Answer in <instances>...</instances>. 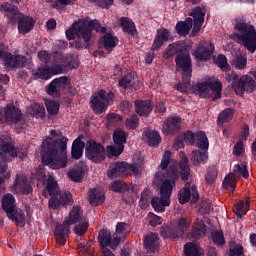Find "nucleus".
<instances>
[{
	"instance_id": "1",
	"label": "nucleus",
	"mask_w": 256,
	"mask_h": 256,
	"mask_svg": "<svg viewBox=\"0 0 256 256\" xmlns=\"http://www.w3.org/2000/svg\"><path fill=\"white\" fill-rule=\"evenodd\" d=\"M169 163H171V151L166 150L160 164V171L155 174L153 181L155 185H160V197L156 196L151 200L153 209L158 213L165 212V208L171 205L173 187L179 179L177 165L169 167ZM167 167H169L168 170Z\"/></svg>"
},
{
	"instance_id": "2",
	"label": "nucleus",
	"mask_w": 256,
	"mask_h": 256,
	"mask_svg": "<svg viewBox=\"0 0 256 256\" xmlns=\"http://www.w3.org/2000/svg\"><path fill=\"white\" fill-rule=\"evenodd\" d=\"M67 141V137L62 136L57 130H52L41 145L42 162L51 169L67 167Z\"/></svg>"
},
{
	"instance_id": "3",
	"label": "nucleus",
	"mask_w": 256,
	"mask_h": 256,
	"mask_svg": "<svg viewBox=\"0 0 256 256\" xmlns=\"http://www.w3.org/2000/svg\"><path fill=\"white\" fill-rule=\"evenodd\" d=\"M91 29H94V31L98 33H105V31H107V28L101 26L99 20L82 18L79 22H74L71 29L66 30V37L69 41L75 39L77 49H83V47L87 49L92 37Z\"/></svg>"
},
{
	"instance_id": "4",
	"label": "nucleus",
	"mask_w": 256,
	"mask_h": 256,
	"mask_svg": "<svg viewBox=\"0 0 256 256\" xmlns=\"http://www.w3.org/2000/svg\"><path fill=\"white\" fill-rule=\"evenodd\" d=\"M235 32L232 34V39L243 45L250 53L256 51V30L253 25L247 24L243 17L236 18Z\"/></svg>"
},
{
	"instance_id": "5",
	"label": "nucleus",
	"mask_w": 256,
	"mask_h": 256,
	"mask_svg": "<svg viewBox=\"0 0 256 256\" xmlns=\"http://www.w3.org/2000/svg\"><path fill=\"white\" fill-rule=\"evenodd\" d=\"M43 197H51L49 200V207L50 209H58L61 205H67V203H71V199L73 196L70 192H62L59 189V184L57 181L53 179L52 176H48L47 178V185L42 192Z\"/></svg>"
},
{
	"instance_id": "6",
	"label": "nucleus",
	"mask_w": 256,
	"mask_h": 256,
	"mask_svg": "<svg viewBox=\"0 0 256 256\" xmlns=\"http://www.w3.org/2000/svg\"><path fill=\"white\" fill-rule=\"evenodd\" d=\"M1 205L3 211H5L8 219L15 221L16 225H24L25 213L21 209L17 208L15 204V196L12 194H5L2 197Z\"/></svg>"
},
{
	"instance_id": "7",
	"label": "nucleus",
	"mask_w": 256,
	"mask_h": 256,
	"mask_svg": "<svg viewBox=\"0 0 256 256\" xmlns=\"http://www.w3.org/2000/svg\"><path fill=\"white\" fill-rule=\"evenodd\" d=\"M0 157L2 161H11L9 157H18L19 159H23V157H27V148H15L13 147V142L11 140V136L2 135L0 137Z\"/></svg>"
},
{
	"instance_id": "8",
	"label": "nucleus",
	"mask_w": 256,
	"mask_h": 256,
	"mask_svg": "<svg viewBox=\"0 0 256 256\" xmlns=\"http://www.w3.org/2000/svg\"><path fill=\"white\" fill-rule=\"evenodd\" d=\"M226 79L228 81H234L233 82V89L236 93V95H243L246 91V93H253L256 89V82L255 80L249 76V75H244L239 79V75L235 72H231L226 74ZM237 79H239L238 82Z\"/></svg>"
},
{
	"instance_id": "9",
	"label": "nucleus",
	"mask_w": 256,
	"mask_h": 256,
	"mask_svg": "<svg viewBox=\"0 0 256 256\" xmlns=\"http://www.w3.org/2000/svg\"><path fill=\"white\" fill-rule=\"evenodd\" d=\"M115 95L113 92L100 90L91 97L90 107L96 115L105 113L110 105H113Z\"/></svg>"
},
{
	"instance_id": "10",
	"label": "nucleus",
	"mask_w": 256,
	"mask_h": 256,
	"mask_svg": "<svg viewBox=\"0 0 256 256\" xmlns=\"http://www.w3.org/2000/svg\"><path fill=\"white\" fill-rule=\"evenodd\" d=\"M176 66L182 69V83L177 84L175 87L180 93H185L189 89L191 81V57L189 55L181 54L176 57Z\"/></svg>"
},
{
	"instance_id": "11",
	"label": "nucleus",
	"mask_w": 256,
	"mask_h": 256,
	"mask_svg": "<svg viewBox=\"0 0 256 256\" xmlns=\"http://www.w3.org/2000/svg\"><path fill=\"white\" fill-rule=\"evenodd\" d=\"M197 89L201 97H213L212 99H219L221 97L223 85L219 79L212 78L208 82L197 84Z\"/></svg>"
},
{
	"instance_id": "12",
	"label": "nucleus",
	"mask_w": 256,
	"mask_h": 256,
	"mask_svg": "<svg viewBox=\"0 0 256 256\" xmlns=\"http://www.w3.org/2000/svg\"><path fill=\"white\" fill-rule=\"evenodd\" d=\"M63 67H67V63L60 62V64H57V61H55L54 66L51 68L47 66L40 67L37 70H33L32 75L35 79H44L47 81L51 79L53 75H60V73H63Z\"/></svg>"
},
{
	"instance_id": "13",
	"label": "nucleus",
	"mask_w": 256,
	"mask_h": 256,
	"mask_svg": "<svg viewBox=\"0 0 256 256\" xmlns=\"http://www.w3.org/2000/svg\"><path fill=\"white\" fill-rule=\"evenodd\" d=\"M235 175H242L244 179H247V177H249V170H247V165H234L233 173L228 174L223 181L222 185L224 189H232V191H235V187L237 185V177Z\"/></svg>"
},
{
	"instance_id": "14",
	"label": "nucleus",
	"mask_w": 256,
	"mask_h": 256,
	"mask_svg": "<svg viewBox=\"0 0 256 256\" xmlns=\"http://www.w3.org/2000/svg\"><path fill=\"white\" fill-rule=\"evenodd\" d=\"M11 191L16 195H29L33 191L26 173L20 172L16 174Z\"/></svg>"
},
{
	"instance_id": "15",
	"label": "nucleus",
	"mask_w": 256,
	"mask_h": 256,
	"mask_svg": "<svg viewBox=\"0 0 256 256\" xmlns=\"http://www.w3.org/2000/svg\"><path fill=\"white\" fill-rule=\"evenodd\" d=\"M189 227H191V220L189 218H180L178 221V230L163 229L161 235L164 239L175 241V239L183 237V234L189 231Z\"/></svg>"
},
{
	"instance_id": "16",
	"label": "nucleus",
	"mask_w": 256,
	"mask_h": 256,
	"mask_svg": "<svg viewBox=\"0 0 256 256\" xmlns=\"http://www.w3.org/2000/svg\"><path fill=\"white\" fill-rule=\"evenodd\" d=\"M178 201L181 205H185V203H189V201L190 203H197L199 201V191H197V186L187 182L184 188L179 191Z\"/></svg>"
},
{
	"instance_id": "17",
	"label": "nucleus",
	"mask_w": 256,
	"mask_h": 256,
	"mask_svg": "<svg viewBox=\"0 0 256 256\" xmlns=\"http://www.w3.org/2000/svg\"><path fill=\"white\" fill-rule=\"evenodd\" d=\"M86 157L94 163H101L105 159V148L101 143L89 141L86 146Z\"/></svg>"
},
{
	"instance_id": "18",
	"label": "nucleus",
	"mask_w": 256,
	"mask_h": 256,
	"mask_svg": "<svg viewBox=\"0 0 256 256\" xmlns=\"http://www.w3.org/2000/svg\"><path fill=\"white\" fill-rule=\"evenodd\" d=\"M123 173L137 175L139 173V169L136 166L129 165L125 162L115 163L111 166V169L108 170V177L110 179H115L116 177L123 175Z\"/></svg>"
},
{
	"instance_id": "19",
	"label": "nucleus",
	"mask_w": 256,
	"mask_h": 256,
	"mask_svg": "<svg viewBox=\"0 0 256 256\" xmlns=\"http://www.w3.org/2000/svg\"><path fill=\"white\" fill-rule=\"evenodd\" d=\"M184 141L190 145L196 143V147H198V149H209V139L207 138V134L202 131L196 134H193L191 131H187L184 134Z\"/></svg>"
},
{
	"instance_id": "20",
	"label": "nucleus",
	"mask_w": 256,
	"mask_h": 256,
	"mask_svg": "<svg viewBox=\"0 0 256 256\" xmlns=\"http://www.w3.org/2000/svg\"><path fill=\"white\" fill-rule=\"evenodd\" d=\"M0 112V123H19L23 117L21 110L13 105H7Z\"/></svg>"
},
{
	"instance_id": "21",
	"label": "nucleus",
	"mask_w": 256,
	"mask_h": 256,
	"mask_svg": "<svg viewBox=\"0 0 256 256\" xmlns=\"http://www.w3.org/2000/svg\"><path fill=\"white\" fill-rule=\"evenodd\" d=\"M4 60L5 67H10L11 69H21L27 65V58L23 55H13L7 50H4V56L2 58Z\"/></svg>"
},
{
	"instance_id": "22",
	"label": "nucleus",
	"mask_w": 256,
	"mask_h": 256,
	"mask_svg": "<svg viewBox=\"0 0 256 256\" xmlns=\"http://www.w3.org/2000/svg\"><path fill=\"white\" fill-rule=\"evenodd\" d=\"M38 58L40 59V61H42V63H49L52 59V66L55 65V61L57 62V65H61V63H66V67H69V65H71V62H69V57H64L59 52L49 54V52L42 50L38 53Z\"/></svg>"
},
{
	"instance_id": "23",
	"label": "nucleus",
	"mask_w": 256,
	"mask_h": 256,
	"mask_svg": "<svg viewBox=\"0 0 256 256\" xmlns=\"http://www.w3.org/2000/svg\"><path fill=\"white\" fill-rule=\"evenodd\" d=\"M98 240L102 247H110L111 249H117L121 243V238L118 236L111 237V231L108 229L100 230Z\"/></svg>"
},
{
	"instance_id": "24",
	"label": "nucleus",
	"mask_w": 256,
	"mask_h": 256,
	"mask_svg": "<svg viewBox=\"0 0 256 256\" xmlns=\"http://www.w3.org/2000/svg\"><path fill=\"white\" fill-rule=\"evenodd\" d=\"M205 13V8L201 7H196L189 13L190 17L194 19L192 37H195L201 31V27H203V23L205 22Z\"/></svg>"
},
{
	"instance_id": "25",
	"label": "nucleus",
	"mask_w": 256,
	"mask_h": 256,
	"mask_svg": "<svg viewBox=\"0 0 256 256\" xmlns=\"http://www.w3.org/2000/svg\"><path fill=\"white\" fill-rule=\"evenodd\" d=\"M213 51H215V46L211 43L204 42L194 50L193 55L198 61H208V59H211Z\"/></svg>"
},
{
	"instance_id": "26",
	"label": "nucleus",
	"mask_w": 256,
	"mask_h": 256,
	"mask_svg": "<svg viewBox=\"0 0 256 256\" xmlns=\"http://www.w3.org/2000/svg\"><path fill=\"white\" fill-rule=\"evenodd\" d=\"M69 84L70 81L67 76L56 78L50 83L47 93L48 95H59L61 91H65L69 87Z\"/></svg>"
},
{
	"instance_id": "27",
	"label": "nucleus",
	"mask_w": 256,
	"mask_h": 256,
	"mask_svg": "<svg viewBox=\"0 0 256 256\" xmlns=\"http://www.w3.org/2000/svg\"><path fill=\"white\" fill-rule=\"evenodd\" d=\"M170 37H171V33L169 32V30L165 28H161L157 30L153 44H152V51H159V49L163 47V44L169 41Z\"/></svg>"
},
{
	"instance_id": "28",
	"label": "nucleus",
	"mask_w": 256,
	"mask_h": 256,
	"mask_svg": "<svg viewBox=\"0 0 256 256\" xmlns=\"http://www.w3.org/2000/svg\"><path fill=\"white\" fill-rule=\"evenodd\" d=\"M16 19H18V31L21 35H27L35 27V19L33 17L21 14Z\"/></svg>"
},
{
	"instance_id": "29",
	"label": "nucleus",
	"mask_w": 256,
	"mask_h": 256,
	"mask_svg": "<svg viewBox=\"0 0 256 256\" xmlns=\"http://www.w3.org/2000/svg\"><path fill=\"white\" fill-rule=\"evenodd\" d=\"M83 221H87L85 217H83V209L81 206H73L69 212L66 223L68 225H75V223H81Z\"/></svg>"
},
{
	"instance_id": "30",
	"label": "nucleus",
	"mask_w": 256,
	"mask_h": 256,
	"mask_svg": "<svg viewBox=\"0 0 256 256\" xmlns=\"http://www.w3.org/2000/svg\"><path fill=\"white\" fill-rule=\"evenodd\" d=\"M69 225L70 224L66 222L64 224H60L56 226L54 234L56 237V241L57 243H59V245H65V241H67V237L71 229Z\"/></svg>"
},
{
	"instance_id": "31",
	"label": "nucleus",
	"mask_w": 256,
	"mask_h": 256,
	"mask_svg": "<svg viewBox=\"0 0 256 256\" xmlns=\"http://www.w3.org/2000/svg\"><path fill=\"white\" fill-rule=\"evenodd\" d=\"M88 199L92 207H97L105 201V193L100 188L91 189L88 193Z\"/></svg>"
},
{
	"instance_id": "32",
	"label": "nucleus",
	"mask_w": 256,
	"mask_h": 256,
	"mask_svg": "<svg viewBox=\"0 0 256 256\" xmlns=\"http://www.w3.org/2000/svg\"><path fill=\"white\" fill-rule=\"evenodd\" d=\"M181 125V118L179 116H174L172 118H169L162 128L163 133L165 135H170L171 133H174V131H178L179 127Z\"/></svg>"
},
{
	"instance_id": "33",
	"label": "nucleus",
	"mask_w": 256,
	"mask_h": 256,
	"mask_svg": "<svg viewBox=\"0 0 256 256\" xmlns=\"http://www.w3.org/2000/svg\"><path fill=\"white\" fill-rule=\"evenodd\" d=\"M135 109L140 117H147L153 111V104L151 101L136 100Z\"/></svg>"
},
{
	"instance_id": "34",
	"label": "nucleus",
	"mask_w": 256,
	"mask_h": 256,
	"mask_svg": "<svg viewBox=\"0 0 256 256\" xmlns=\"http://www.w3.org/2000/svg\"><path fill=\"white\" fill-rule=\"evenodd\" d=\"M144 247L148 253H155L159 249V236L149 234L144 238Z\"/></svg>"
},
{
	"instance_id": "35",
	"label": "nucleus",
	"mask_w": 256,
	"mask_h": 256,
	"mask_svg": "<svg viewBox=\"0 0 256 256\" xmlns=\"http://www.w3.org/2000/svg\"><path fill=\"white\" fill-rule=\"evenodd\" d=\"M0 11L2 13H6L8 19L10 21H13V19H18V17H21V13L19 12V8H17L14 5H11L9 2H5L1 5Z\"/></svg>"
},
{
	"instance_id": "36",
	"label": "nucleus",
	"mask_w": 256,
	"mask_h": 256,
	"mask_svg": "<svg viewBox=\"0 0 256 256\" xmlns=\"http://www.w3.org/2000/svg\"><path fill=\"white\" fill-rule=\"evenodd\" d=\"M193 28V19L186 18L185 21H180L176 24V31L181 37H187L189 31Z\"/></svg>"
},
{
	"instance_id": "37",
	"label": "nucleus",
	"mask_w": 256,
	"mask_h": 256,
	"mask_svg": "<svg viewBox=\"0 0 256 256\" xmlns=\"http://www.w3.org/2000/svg\"><path fill=\"white\" fill-rule=\"evenodd\" d=\"M180 176L182 181H187L189 179L190 171L191 169L189 168V159L187 156H185V153L180 152Z\"/></svg>"
},
{
	"instance_id": "38",
	"label": "nucleus",
	"mask_w": 256,
	"mask_h": 256,
	"mask_svg": "<svg viewBox=\"0 0 256 256\" xmlns=\"http://www.w3.org/2000/svg\"><path fill=\"white\" fill-rule=\"evenodd\" d=\"M100 43L104 45L106 51H113V49L117 47L119 39L113 36V34H105L102 38H100Z\"/></svg>"
},
{
	"instance_id": "39",
	"label": "nucleus",
	"mask_w": 256,
	"mask_h": 256,
	"mask_svg": "<svg viewBox=\"0 0 256 256\" xmlns=\"http://www.w3.org/2000/svg\"><path fill=\"white\" fill-rule=\"evenodd\" d=\"M83 149H85V142H83L81 138L75 139L71 150L73 159H81V157H83Z\"/></svg>"
},
{
	"instance_id": "40",
	"label": "nucleus",
	"mask_w": 256,
	"mask_h": 256,
	"mask_svg": "<svg viewBox=\"0 0 256 256\" xmlns=\"http://www.w3.org/2000/svg\"><path fill=\"white\" fill-rule=\"evenodd\" d=\"M144 137L151 147H155L161 143V136L159 135V132L155 130H146L144 132Z\"/></svg>"
},
{
	"instance_id": "41",
	"label": "nucleus",
	"mask_w": 256,
	"mask_h": 256,
	"mask_svg": "<svg viewBox=\"0 0 256 256\" xmlns=\"http://www.w3.org/2000/svg\"><path fill=\"white\" fill-rule=\"evenodd\" d=\"M123 124V117L117 113H108L106 116V127L111 129V127H119Z\"/></svg>"
},
{
	"instance_id": "42",
	"label": "nucleus",
	"mask_w": 256,
	"mask_h": 256,
	"mask_svg": "<svg viewBox=\"0 0 256 256\" xmlns=\"http://www.w3.org/2000/svg\"><path fill=\"white\" fill-rule=\"evenodd\" d=\"M184 255L185 256H203V250L199 245L189 242L184 246Z\"/></svg>"
},
{
	"instance_id": "43",
	"label": "nucleus",
	"mask_w": 256,
	"mask_h": 256,
	"mask_svg": "<svg viewBox=\"0 0 256 256\" xmlns=\"http://www.w3.org/2000/svg\"><path fill=\"white\" fill-rule=\"evenodd\" d=\"M208 157L207 149H202V151L194 150L192 151L191 161L194 165H199V163H205Z\"/></svg>"
},
{
	"instance_id": "44",
	"label": "nucleus",
	"mask_w": 256,
	"mask_h": 256,
	"mask_svg": "<svg viewBox=\"0 0 256 256\" xmlns=\"http://www.w3.org/2000/svg\"><path fill=\"white\" fill-rule=\"evenodd\" d=\"M120 23L125 33H128V35L135 36V34L137 33V28H135V23L133 22V20L123 17L120 19Z\"/></svg>"
},
{
	"instance_id": "45",
	"label": "nucleus",
	"mask_w": 256,
	"mask_h": 256,
	"mask_svg": "<svg viewBox=\"0 0 256 256\" xmlns=\"http://www.w3.org/2000/svg\"><path fill=\"white\" fill-rule=\"evenodd\" d=\"M207 231V226L201 220H197L195 224L192 226V235L195 239H199V237H203Z\"/></svg>"
},
{
	"instance_id": "46",
	"label": "nucleus",
	"mask_w": 256,
	"mask_h": 256,
	"mask_svg": "<svg viewBox=\"0 0 256 256\" xmlns=\"http://www.w3.org/2000/svg\"><path fill=\"white\" fill-rule=\"evenodd\" d=\"M231 65L239 71L247 69V56L242 54L235 56L231 61Z\"/></svg>"
},
{
	"instance_id": "47",
	"label": "nucleus",
	"mask_w": 256,
	"mask_h": 256,
	"mask_svg": "<svg viewBox=\"0 0 256 256\" xmlns=\"http://www.w3.org/2000/svg\"><path fill=\"white\" fill-rule=\"evenodd\" d=\"M249 198L246 199L245 202L240 201L235 204L234 207V213L237 215V217H243V215H247V212L249 211Z\"/></svg>"
},
{
	"instance_id": "48",
	"label": "nucleus",
	"mask_w": 256,
	"mask_h": 256,
	"mask_svg": "<svg viewBox=\"0 0 256 256\" xmlns=\"http://www.w3.org/2000/svg\"><path fill=\"white\" fill-rule=\"evenodd\" d=\"M113 141L115 145H125L127 143V133L123 129H116L113 132Z\"/></svg>"
},
{
	"instance_id": "49",
	"label": "nucleus",
	"mask_w": 256,
	"mask_h": 256,
	"mask_svg": "<svg viewBox=\"0 0 256 256\" xmlns=\"http://www.w3.org/2000/svg\"><path fill=\"white\" fill-rule=\"evenodd\" d=\"M83 175H85V170H83V167H77L69 170L68 177L71 179V181H74V183H79L83 179Z\"/></svg>"
},
{
	"instance_id": "50",
	"label": "nucleus",
	"mask_w": 256,
	"mask_h": 256,
	"mask_svg": "<svg viewBox=\"0 0 256 256\" xmlns=\"http://www.w3.org/2000/svg\"><path fill=\"white\" fill-rule=\"evenodd\" d=\"M31 181H39V183H45L47 181V175L45 174V169L41 166L36 168L35 172L31 175Z\"/></svg>"
},
{
	"instance_id": "51",
	"label": "nucleus",
	"mask_w": 256,
	"mask_h": 256,
	"mask_svg": "<svg viewBox=\"0 0 256 256\" xmlns=\"http://www.w3.org/2000/svg\"><path fill=\"white\" fill-rule=\"evenodd\" d=\"M181 51V45L177 43L170 44L164 51L163 57L164 59H171L174 55H177Z\"/></svg>"
},
{
	"instance_id": "52",
	"label": "nucleus",
	"mask_w": 256,
	"mask_h": 256,
	"mask_svg": "<svg viewBox=\"0 0 256 256\" xmlns=\"http://www.w3.org/2000/svg\"><path fill=\"white\" fill-rule=\"evenodd\" d=\"M127 227H129L127 223L119 222L116 225V233L114 234V237H118L120 241H124L125 236L127 235Z\"/></svg>"
},
{
	"instance_id": "53",
	"label": "nucleus",
	"mask_w": 256,
	"mask_h": 256,
	"mask_svg": "<svg viewBox=\"0 0 256 256\" xmlns=\"http://www.w3.org/2000/svg\"><path fill=\"white\" fill-rule=\"evenodd\" d=\"M231 119H233V110L227 108L218 116V125L223 127V123H227V121H231Z\"/></svg>"
},
{
	"instance_id": "54",
	"label": "nucleus",
	"mask_w": 256,
	"mask_h": 256,
	"mask_svg": "<svg viewBox=\"0 0 256 256\" xmlns=\"http://www.w3.org/2000/svg\"><path fill=\"white\" fill-rule=\"evenodd\" d=\"M214 63L221 69V71H230L231 66L227 62V57L223 54L218 55Z\"/></svg>"
},
{
	"instance_id": "55",
	"label": "nucleus",
	"mask_w": 256,
	"mask_h": 256,
	"mask_svg": "<svg viewBox=\"0 0 256 256\" xmlns=\"http://www.w3.org/2000/svg\"><path fill=\"white\" fill-rule=\"evenodd\" d=\"M124 150H125V145L115 144V145L108 146L107 147L108 157H119V155H121V153H123Z\"/></svg>"
},
{
	"instance_id": "56",
	"label": "nucleus",
	"mask_w": 256,
	"mask_h": 256,
	"mask_svg": "<svg viewBox=\"0 0 256 256\" xmlns=\"http://www.w3.org/2000/svg\"><path fill=\"white\" fill-rule=\"evenodd\" d=\"M28 112L32 117H43L45 115V107L41 104H32Z\"/></svg>"
},
{
	"instance_id": "57",
	"label": "nucleus",
	"mask_w": 256,
	"mask_h": 256,
	"mask_svg": "<svg viewBox=\"0 0 256 256\" xmlns=\"http://www.w3.org/2000/svg\"><path fill=\"white\" fill-rule=\"evenodd\" d=\"M45 106L49 115H57V113H59V102L55 100H45Z\"/></svg>"
},
{
	"instance_id": "58",
	"label": "nucleus",
	"mask_w": 256,
	"mask_h": 256,
	"mask_svg": "<svg viewBox=\"0 0 256 256\" xmlns=\"http://www.w3.org/2000/svg\"><path fill=\"white\" fill-rule=\"evenodd\" d=\"M91 245H93V241H88L86 244H78V253L81 255H93V248H91Z\"/></svg>"
},
{
	"instance_id": "59",
	"label": "nucleus",
	"mask_w": 256,
	"mask_h": 256,
	"mask_svg": "<svg viewBox=\"0 0 256 256\" xmlns=\"http://www.w3.org/2000/svg\"><path fill=\"white\" fill-rule=\"evenodd\" d=\"M215 179H217V168L215 167L209 168L205 177L206 183L208 185H213V183H215Z\"/></svg>"
},
{
	"instance_id": "60",
	"label": "nucleus",
	"mask_w": 256,
	"mask_h": 256,
	"mask_svg": "<svg viewBox=\"0 0 256 256\" xmlns=\"http://www.w3.org/2000/svg\"><path fill=\"white\" fill-rule=\"evenodd\" d=\"M89 228V225L87 224V220H84L82 222H79V224H77L74 227V233L76 235H85V233H87V229Z\"/></svg>"
},
{
	"instance_id": "61",
	"label": "nucleus",
	"mask_w": 256,
	"mask_h": 256,
	"mask_svg": "<svg viewBox=\"0 0 256 256\" xmlns=\"http://www.w3.org/2000/svg\"><path fill=\"white\" fill-rule=\"evenodd\" d=\"M126 129H137L139 127V117L137 115L130 116L125 121Z\"/></svg>"
},
{
	"instance_id": "62",
	"label": "nucleus",
	"mask_w": 256,
	"mask_h": 256,
	"mask_svg": "<svg viewBox=\"0 0 256 256\" xmlns=\"http://www.w3.org/2000/svg\"><path fill=\"white\" fill-rule=\"evenodd\" d=\"M119 85L124 89H129V87L133 86V76L131 74L125 75L120 79Z\"/></svg>"
},
{
	"instance_id": "63",
	"label": "nucleus",
	"mask_w": 256,
	"mask_h": 256,
	"mask_svg": "<svg viewBox=\"0 0 256 256\" xmlns=\"http://www.w3.org/2000/svg\"><path fill=\"white\" fill-rule=\"evenodd\" d=\"M212 241L215 245H225V236L221 231L212 232Z\"/></svg>"
},
{
	"instance_id": "64",
	"label": "nucleus",
	"mask_w": 256,
	"mask_h": 256,
	"mask_svg": "<svg viewBox=\"0 0 256 256\" xmlns=\"http://www.w3.org/2000/svg\"><path fill=\"white\" fill-rule=\"evenodd\" d=\"M125 187H127V184L121 181H114L110 184L111 191H114L115 193H123Z\"/></svg>"
}]
</instances>
